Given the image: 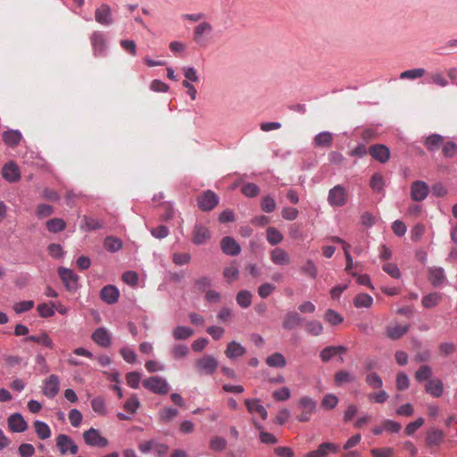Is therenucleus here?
I'll list each match as a JSON object with an SVG mask.
<instances>
[{
    "mask_svg": "<svg viewBox=\"0 0 457 457\" xmlns=\"http://www.w3.org/2000/svg\"><path fill=\"white\" fill-rule=\"evenodd\" d=\"M317 408V402L309 397L303 396L297 403V409L300 410V413L296 416V420L299 422H307L310 420L312 414L315 412Z\"/></svg>",
    "mask_w": 457,
    "mask_h": 457,
    "instance_id": "obj_1",
    "label": "nucleus"
},
{
    "mask_svg": "<svg viewBox=\"0 0 457 457\" xmlns=\"http://www.w3.org/2000/svg\"><path fill=\"white\" fill-rule=\"evenodd\" d=\"M213 31L212 25L208 21H201L198 25L194 28L193 30V40L200 46H206L209 38L207 36L211 35Z\"/></svg>",
    "mask_w": 457,
    "mask_h": 457,
    "instance_id": "obj_2",
    "label": "nucleus"
},
{
    "mask_svg": "<svg viewBox=\"0 0 457 457\" xmlns=\"http://www.w3.org/2000/svg\"><path fill=\"white\" fill-rule=\"evenodd\" d=\"M218 361L209 354L198 358L195 362V368L200 375H212L218 369Z\"/></svg>",
    "mask_w": 457,
    "mask_h": 457,
    "instance_id": "obj_3",
    "label": "nucleus"
},
{
    "mask_svg": "<svg viewBox=\"0 0 457 457\" xmlns=\"http://www.w3.org/2000/svg\"><path fill=\"white\" fill-rule=\"evenodd\" d=\"M347 200V191L341 185H337L328 191V202L332 207H342L346 204Z\"/></svg>",
    "mask_w": 457,
    "mask_h": 457,
    "instance_id": "obj_4",
    "label": "nucleus"
},
{
    "mask_svg": "<svg viewBox=\"0 0 457 457\" xmlns=\"http://www.w3.org/2000/svg\"><path fill=\"white\" fill-rule=\"evenodd\" d=\"M143 386L157 395H166L170 386L166 380L161 377H150L143 380Z\"/></svg>",
    "mask_w": 457,
    "mask_h": 457,
    "instance_id": "obj_5",
    "label": "nucleus"
},
{
    "mask_svg": "<svg viewBox=\"0 0 457 457\" xmlns=\"http://www.w3.org/2000/svg\"><path fill=\"white\" fill-rule=\"evenodd\" d=\"M90 42L95 56H104L107 47L106 36L103 31H94L90 36Z\"/></svg>",
    "mask_w": 457,
    "mask_h": 457,
    "instance_id": "obj_6",
    "label": "nucleus"
},
{
    "mask_svg": "<svg viewBox=\"0 0 457 457\" xmlns=\"http://www.w3.org/2000/svg\"><path fill=\"white\" fill-rule=\"evenodd\" d=\"M58 275L69 291H76L79 288V276L71 270L60 267Z\"/></svg>",
    "mask_w": 457,
    "mask_h": 457,
    "instance_id": "obj_7",
    "label": "nucleus"
},
{
    "mask_svg": "<svg viewBox=\"0 0 457 457\" xmlns=\"http://www.w3.org/2000/svg\"><path fill=\"white\" fill-rule=\"evenodd\" d=\"M218 204V195L211 190L204 191L197 197V205L203 212L212 211Z\"/></svg>",
    "mask_w": 457,
    "mask_h": 457,
    "instance_id": "obj_8",
    "label": "nucleus"
},
{
    "mask_svg": "<svg viewBox=\"0 0 457 457\" xmlns=\"http://www.w3.org/2000/svg\"><path fill=\"white\" fill-rule=\"evenodd\" d=\"M83 438L85 443L90 446L105 447L108 445V440L93 428L83 433Z\"/></svg>",
    "mask_w": 457,
    "mask_h": 457,
    "instance_id": "obj_9",
    "label": "nucleus"
},
{
    "mask_svg": "<svg viewBox=\"0 0 457 457\" xmlns=\"http://www.w3.org/2000/svg\"><path fill=\"white\" fill-rule=\"evenodd\" d=\"M56 445L62 454L68 453L76 454L79 451V447L74 444L71 438L64 434H61L56 437Z\"/></svg>",
    "mask_w": 457,
    "mask_h": 457,
    "instance_id": "obj_10",
    "label": "nucleus"
},
{
    "mask_svg": "<svg viewBox=\"0 0 457 457\" xmlns=\"http://www.w3.org/2000/svg\"><path fill=\"white\" fill-rule=\"evenodd\" d=\"M369 153L373 159L380 163H386L390 158V150L383 144H375L370 145Z\"/></svg>",
    "mask_w": 457,
    "mask_h": 457,
    "instance_id": "obj_11",
    "label": "nucleus"
},
{
    "mask_svg": "<svg viewBox=\"0 0 457 457\" xmlns=\"http://www.w3.org/2000/svg\"><path fill=\"white\" fill-rule=\"evenodd\" d=\"M429 189L426 182L416 180L411 185V197L413 201H423L428 195Z\"/></svg>",
    "mask_w": 457,
    "mask_h": 457,
    "instance_id": "obj_12",
    "label": "nucleus"
},
{
    "mask_svg": "<svg viewBox=\"0 0 457 457\" xmlns=\"http://www.w3.org/2000/svg\"><path fill=\"white\" fill-rule=\"evenodd\" d=\"M95 20L101 25L109 26L113 23L111 7L103 4L95 12Z\"/></svg>",
    "mask_w": 457,
    "mask_h": 457,
    "instance_id": "obj_13",
    "label": "nucleus"
},
{
    "mask_svg": "<svg viewBox=\"0 0 457 457\" xmlns=\"http://www.w3.org/2000/svg\"><path fill=\"white\" fill-rule=\"evenodd\" d=\"M3 178L9 182H17L21 179V171L18 165L11 161L7 162L2 169Z\"/></svg>",
    "mask_w": 457,
    "mask_h": 457,
    "instance_id": "obj_14",
    "label": "nucleus"
},
{
    "mask_svg": "<svg viewBox=\"0 0 457 457\" xmlns=\"http://www.w3.org/2000/svg\"><path fill=\"white\" fill-rule=\"evenodd\" d=\"M192 235V241L198 245L205 244L211 237L209 228L201 223L195 225Z\"/></svg>",
    "mask_w": 457,
    "mask_h": 457,
    "instance_id": "obj_15",
    "label": "nucleus"
},
{
    "mask_svg": "<svg viewBox=\"0 0 457 457\" xmlns=\"http://www.w3.org/2000/svg\"><path fill=\"white\" fill-rule=\"evenodd\" d=\"M8 428L12 432L21 433L28 428V424L20 413H13L7 420Z\"/></svg>",
    "mask_w": 457,
    "mask_h": 457,
    "instance_id": "obj_16",
    "label": "nucleus"
},
{
    "mask_svg": "<svg viewBox=\"0 0 457 457\" xmlns=\"http://www.w3.org/2000/svg\"><path fill=\"white\" fill-rule=\"evenodd\" d=\"M304 319L296 312H288L286 313L282 326L287 330H292L301 326Z\"/></svg>",
    "mask_w": 457,
    "mask_h": 457,
    "instance_id": "obj_17",
    "label": "nucleus"
},
{
    "mask_svg": "<svg viewBox=\"0 0 457 457\" xmlns=\"http://www.w3.org/2000/svg\"><path fill=\"white\" fill-rule=\"evenodd\" d=\"M220 247L225 254L230 256H236L239 254L241 251L240 245L233 237H225L221 239Z\"/></svg>",
    "mask_w": 457,
    "mask_h": 457,
    "instance_id": "obj_18",
    "label": "nucleus"
},
{
    "mask_svg": "<svg viewBox=\"0 0 457 457\" xmlns=\"http://www.w3.org/2000/svg\"><path fill=\"white\" fill-rule=\"evenodd\" d=\"M101 299L108 304H113L118 302L120 291L112 285L104 287L100 292Z\"/></svg>",
    "mask_w": 457,
    "mask_h": 457,
    "instance_id": "obj_19",
    "label": "nucleus"
},
{
    "mask_svg": "<svg viewBox=\"0 0 457 457\" xmlns=\"http://www.w3.org/2000/svg\"><path fill=\"white\" fill-rule=\"evenodd\" d=\"M59 378L56 375H50L45 380L43 393L49 398H54L59 392Z\"/></svg>",
    "mask_w": 457,
    "mask_h": 457,
    "instance_id": "obj_20",
    "label": "nucleus"
},
{
    "mask_svg": "<svg viewBox=\"0 0 457 457\" xmlns=\"http://www.w3.org/2000/svg\"><path fill=\"white\" fill-rule=\"evenodd\" d=\"M270 260L274 264L281 266L291 262L289 254L280 247H276L270 252Z\"/></svg>",
    "mask_w": 457,
    "mask_h": 457,
    "instance_id": "obj_21",
    "label": "nucleus"
},
{
    "mask_svg": "<svg viewBox=\"0 0 457 457\" xmlns=\"http://www.w3.org/2000/svg\"><path fill=\"white\" fill-rule=\"evenodd\" d=\"M245 404L250 413H258L262 420H267L268 412L266 409L260 403L259 399H245Z\"/></svg>",
    "mask_w": 457,
    "mask_h": 457,
    "instance_id": "obj_22",
    "label": "nucleus"
},
{
    "mask_svg": "<svg viewBox=\"0 0 457 457\" xmlns=\"http://www.w3.org/2000/svg\"><path fill=\"white\" fill-rule=\"evenodd\" d=\"M92 340L101 347H107L111 344L110 336L104 328L96 329L92 334Z\"/></svg>",
    "mask_w": 457,
    "mask_h": 457,
    "instance_id": "obj_23",
    "label": "nucleus"
},
{
    "mask_svg": "<svg viewBox=\"0 0 457 457\" xmlns=\"http://www.w3.org/2000/svg\"><path fill=\"white\" fill-rule=\"evenodd\" d=\"M425 390L434 397H440L444 392V385L438 378L431 379L425 385Z\"/></svg>",
    "mask_w": 457,
    "mask_h": 457,
    "instance_id": "obj_24",
    "label": "nucleus"
},
{
    "mask_svg": "<svg viewBox=\"0 0 457 457\" xmlns=\"http://www.w3.org/2000/svg\"><path fill=\"white\" fill-rule=\"evenodd\" d=\"M444 143V137L439 134H432L424 140V145L429 152L437 151Z\"/></svg>",
    "mask_w": 457,
    "mask_h": 457,
    "instance_id": "obj_25",
    "label": "nucleus"
},
{
    "mask_svg": "<svg viewBox=\"0 0 457 457\" xmlns=\"http://www.w3.org/2000/svg\"><path fill=\"white\" fill-rule=\"evenodd\" d=\"M245 348L236 341L230 342L226 350L225 354L228 359H234L243 356L245 353Z\"/></svg>",
    "mask_w": 457,
    "mask_h": 457,
    "instance_id": "obj_26",
    "label": "nucleus"
},
{
    "mask_svg": "<svg viewBox=\"0 0 457 457\" xmlns=\"http://www.w3.org/2000/svg\"><path fill=\"white\" fill-rule=\"evenodd\" d=\"M347 351L346 347L339 346H327L320 352V358L322 361H328L333 356L338 353H345Z\"/></svg>",
    "mask_w": 457,
    "mask_h": 457,
    "instance_id": "obj_27",
    "label": "nucleus"
},
{
    "mask_svg": "<svg viewBox=\"0 0 457 457\" xmlns=\"http://www.w3.org/2000/svg\"><path fill=\"white\" fill-rule=\"evenodd\" d=\"M409 330V325L395 324L386 328V335L389 338L396 340L402 337Z\"/></svg>",
    "mask_w": 457,
    "mask_h": 457,
    "instance_id": "obj_28",
    "label": "nucleus"
},
{
    "mask_svg": "<svg viewBox=\"0 0 457 457\" xmlns=\"http://www.w3.org/2000/svg\"><path fill=\"white\" fill-rule=\"evenodd\" d=\"M304 329L309 335L318 337L323 333L324 328L320 321L311 320L304 322Z\"/></svg>",
    "mask_w": 457,
    "mask_h": 457,
    "instance_id": "obj_29",
    "label": "nucleus"
},
{
    "mask_svg": "<svg viewBox=\"0 0 457 457\" xmlns=\"http://www.w3.org/2000/svg\"><path fill=\"white\" fill-rule=\"evenodd\" d=\"M442 300V295L436 292L428 294L422 297L421 303L423 307L431 309L439 304Z\"/></svg>",
    "mask_w": 457,
    "mask_h": 457,
    "instance_id": "obj_30",
    "label": "nucleus"
},
{
    "mask_svg": "<svg viewBox=\"0 0 457 457\" xmlns=\"http://www.w3.org/2000/svg\"><path fill=\"white\" fill-rule=\"evenodd\" d=\"M266 364L271 368H284L287 361L282 353H275L266 358Z\"/></svg>",
    "mask_w": 457,
    "mask_h": 457,
    "instance_id": "obj_31",
    "label": "nucleus"
},
{
    "mask_svg": "<svg viewBox=\"0 0 457 457\" xmlns=\"http://www.w3.org/2000/svg\"><path fill=\"white\" fill-rule=\"evenodd\" d=\"M26 341H31L42 345L49 349L54 348V342L51 337L45 332L40 333L37 336H29L26 339Z\"/></svg>",
    "mask_w": 457,
    "mask_h": 457,
    "instance_id": "obj_32",
    "label": "nucleus"
},
{
    "mask_svg": "<svg viewBox=\"0 0 457 457\" xmlns=\"http://www.w3.org/2000/svg\"><path fill=\"white\" fill-rule=\"evenodd\" d=\"M3 140L7 145L14 147L20 144L21 134L17 130H9L3 134Z\"/></svg>",
    "mask_w": 457,
    "mask_h": 457,
    "instance_id": "obj_33",
    "label": "nucleus"
},
{
    "mask_svg": "<svg viewBox=\"0 0 457 457\" xmlns=\"http://www.w3.org/2000/svg\"><path fill=\"white\" fill-rule=\"evenodd\" d=\"M333 142V136L330 132H320L314 137V144L320 147H329Z\"/></svg>",
    "mask_w": 457,
    "mask_h": 457,
    "instance_id": "obj_34",
    "label": "nucleus"
},
{
    "mask_svg": "<svg viewBox=\"0 0 457 457\" xmlns=\"http://www.w3.org/2000/svg\"><path fill=\"white\" fill-rule=\"evenodd\" d=\"M34 428L37 436L41 440H46L51 436V429L46 423L40 420H36L34 422Z\"/></svg>",
    "mask_w": 457,
    "mask_h": 457,
    "instance_id": "obj_35",
    "label": "nucleus"
},
{
    "mask_svg": "<svg viewBox=\"0 0 457 457\" xmlns=\"http://www.w3.org/2000/svg\"><path fill=\"white\" fill-rule=\"evenodd\" d=\"M46 228L51 233L61 232L65 229L66 222L60 218H54L46 221Z\"/></svg>",
    "mask_w": 457,
    "mask_h": 457,
    "instance_id": "obj_36",
    "label": "nucleus"
},
{
    "mask_svg": "<svg viewBox=\"0 0 457 457\" xmlns=\"http://www.w3.org/2000/svg\"><path fill=\"white\" fill-rule=\"evenodd\" d=\"M373 303V298L368 294H359L353 300V304L357 308H369Z\"/></svg>",
    "mask_w": 457,
    "mask_h": 457,
    "instance_id": "obj_37",
    "label": "nucleus"
},
{
    "mask_svg": "<svg viewBox=\"0 0 457 457\" xmlns=\"http://www.w3.org/2000/svg\"><path fill=\"white\" fill-rule=\"evenodd\" d=\"M445 278L442 268H432L429 270V280L433 286L437 287L443 283Z\"/></svg>",
    "mask_w": 457,
    "mask_h": 457,
    "instance_id": "obj_38",
    "label": "nucleus"
},
{
    "mask_svg": "<svg viewBox=\"0 0 457 457\" xmlns=\"http://www.w3.org/2000/svg\"><path fill=\"white\" fill-rule=\"evenodd\" d=\"M444 434L439 429H431L428 432L426 441L428 445H437L443 440Z\"/></svg>",
    "mask_w": 457,
    "mask_h": 457,
    "instance_id": "obj_39",
    "label": "nucleus"
},
{
    "mask_svg": "<svg viewBox=\"0 0 457 457\" xmlns=\"http://www.w3.org/2000/svg\"><path fill=\"white\" fill-rule=\"evenodd\" d=\"M267 240L271 245H276L283 240V235L276 228H267Z\"/></svg>",
    "mask_w": 457,
    "mask_h": 457,
    "instance_id": "obj_40",
    "label": "nucleus"
},
{
    "mask_svg": "<svg viewBox=\"0 0 457 457\" xmlns=\"http://www.w3.org/2000/svg\"><path fill=\"white\" fill-rule=\"evenodd\" d=\"M324 320L330 325L335 326L343 322L344 318L341 314L332 309L326 311Z\"/></svg>",
    "mask_w": 457,
    "mask_h": 457,
    "instance_id": "obj_41",
    "label": "nucleus"
},
{
    "mask_svg": "<svg viewBox=\"0 0 457 457\" xmlns=\"http://www.w3.org/2000/svg\"><path fill=\"white\" fill-rule=\"evenodd\" d=\"M104 248L112 253L119 251L122 246L120 239L113 237H107L104 242Z\"/></svg>",
    "mask_w": 457,
    "mask_h": 457,
    "instance_id": "obj_42",
    "label": "nucleus"
},
{
    "mask_svg": "<svg viewBox=\"0 0 457 457\" xmlns=\"http://www.w3.org/2000/svg\"><path fill=\"white\" fill-rule=\"evenodd\" d=\"M237 303L242 308H247L252 303V294L247 290H241L237 295Z\"/></svg>",
    "mask_w": 457,
    "mask_h": 457,
    "instance_id": "obj_43",
    "label": "nucleus"
},
{
    "mask_svg": "<svg viewBox=\"0 0 457 457\" xmlns=\"http://www.w3.org/2000/svg\"><path fill=\"white\" fill-rule=\"evenodd\" d=\"M365 381L373 389H381L383 386V380L376 372L369 373L366 376Z\"/></svg>",
    "mask_w": 457,
    "mask_h": 457,
    "instance_id": "obj_44",
    "label": "nucleus"
},
{
    "mask_svg": "<svg viewBox=\"0 0 457 457\" xmlns=\"http://www.w3.org/2000/svg\"><path fill=\"white\" fill-rule=\"evenodd\" d=\"M193 334V329L185 326H179L173 330V337L177 340L187 339L190 337Z\"/></svg>",
    "mask_w": 457,
    "mask_h": 457,
    "instance_id": "obj_45",
    "label": "nucleus"
},
{
    "mask_svg": "<svg viewBox=\"0 0 457 457\" xmlns=\"http://www.w3.org/2000/svg\"><path fill=\"white\" fill-rule=\"evenodd\" d=\"M355 381V377L345 370H340L335 374V382L337 386L344 383H352Z\"/></svg>",
    "mask_w": 457,
    "mask_h": 457,
    "instance_id": "obj_46",
    "label": "nucleus"
},
{
    "mask_svg": "<svg viewBox=\"0 0 457 457\" xmlns=\"http://www.w3.org/2000/svg\"><path fill=\"white\" fill-rule=\"evenodd\" d=\"M209 446L214 452H222L227 447V440L221 436H214L210 440Z\"/></svg>",
    "mask_w": 457,
    "mask_h": 457,
    "instance_id": "obj_47",
    "label": "nucleus"
},
{
    "mask_svg": "<svg viewBox=\"0 0 457 457\" xmlns=\"http://www.w3.org/2000/svg\"><path fill=\"white\" fill-rule=\"evenodd\" d=\"M425 72H426L425 70L422 68L408 70V71H403L400 74V79H415L423 77Z\"/></svg>",
    "mask_w": 457,
    "mask_h": 457,
    "instance_id": "obj_48",
    "label": "nucleus"
},
{
    "mask_svg": "<svg viewBox=\"0 0 457 457\" xmlns=\"http://www.w3.org/2000/svg\"><path fill=\"white\" fill-rule=\"evenodd\" d=\"M339 447L333 443H322L319 445L317 451L320 457H326L329 453H337Z\"/></svg>",
    "mask_w": 457,
    "mask_h": 457,
    "instance_id": "obj_49",
    "label": "nucleus"
},
{
    "mask_svg": "<svg viewBox=\"0 0 457 457\" xmlns=\"http://www.w3.org/2000/svg\"><path fill=\"white\" fill-rule=\"evenodd\" d=\"M178 414V410L171 407H166L159 412V417L160 420H162L163 422H170L174 418H176Z\"/></svg>",
    "mask_w": 457,
    "mask_h": 457,
    "instance_id": "obj_50",
    "label": "nucleus"
},
{
    "mask_svg": "<svg viewBox=\"0 0 457 457\" xmlns=\"http://www.w3.org/2000/svg\"><path fill=\"white\" fill-rule=\"evenodd\" d=\"M388 397L389 395L385 390H379L368 395L369 401L374 403H383Z\"/></svg>",
    "mask_w": 457,
    "mask_h": 457,
    "instance_id": "obj_51",
    "label": "nucleus"
},
{
    "mask_svg": "<svg viewBox=\"0 0 457 457\" xmlns=\"http://www.w3.org/2000/svg\"><path fill=\"white\" fill-rule=\"evenodd\" d=\"M432 375V370L428 365H422L420 367V369L416 371L415 378L419 382H422L424 380H428Z\"/></svg>",
    "mask_w": 457,
    "mask_h": 457,
    "instance_id": "obj_52",
    "label": "nucleus"
},
{
    "mask_svg": "<svg viewBox=\"0 0 457 457\" xmlns=\"http://www.w3.org/2000/svg\"><path fill=\"white\" fill-rule=\"evenodd\" d=\"M91 406L95 412L104 415L105 411V401L103 397H96L91 401Z\"/></svg>",
    "mask_w": 457,
    "mask_h": 457,
    "instance_id": "obj_53",
    "label": "nucleus"
},
{
    "mask_svg": "<svg viewBox=\"0 0 457 457\" xmlns=\"http://www.w3.org/2000/svg\"><path fill=\"white\" fill-rule=\"evenodd\" d=\"M276 206V202L272 197L266 195L262 199L261 208L263 212L267 213L272 212L275 211Z\"/></svg>",
    "mask_w": 457,
    "mask_h": 457,
    "instance_id": "obj_54",
    "label": "nucleus"
},
{
    "mask_svg": "<svg viewBox=\"0 0 457 457\" xmlns=\"http://www.w3.org/2000/svg\"><path fill=\"white\" fill-rule=\"evenodd\" d=\"M382 270L393 278H399L401 277V271L395 263L386 262L382 266Z\"/></svg>",
    "mask_w": 457,
    "mask_h": 457,
    "instance_id": "obj_55",
    "label": "nucleus"
},
{
    "mask_svg": "<svg viewBox=\"0 0 457 457\" xmlns=\"http://www.w3.org/2000/svg\"><path fill=\"white\" fill-rule=\"evenodd\" d=\"M54 213V208L52 205L40 204L37 207V216L39 219H44L51 216Z\"/></svg>",
    "mask_w": 457,
    "mask_h": 457,
    "instance_id": "obj_56",
    "label": "nucleus"
},
{
    "mask_svg": "<svg viewBox=\"0 0 457 457\" xmlns=\"http://www.w3.org/2000/svg\"><path fill=\"white\" fill-rule=\"evenodd\" d=\"M241 191L247 197H254L259 194L260 188L256 184L246 183L242 187Z\"/></svg>",
    "mask_w": 457,
    "mask_h": 457,
    "instance_id": "obj_57",
    "label": "nucleus"
},
{
    "mask_svg": "<svg viewBox=\"0 0 457 457\" xmlns=\"http://www.w3.org/2000/svg\"><path fill=\"white\" fill-rule=\"evenodd\" d=\"M338 403V398L332 394L326 395L322 401H321V406L325 409H334Z\"/></svg>",
    "mask_w": 457,
    "mask_h": 457,
    "instance_id": "obj_58",
    "label": "nucleus"
},
{
    "mask_svg": "<svg viewBox=\"0 0 457 457\" xmlns=\"http://www.w3.org/2000/svg\"><path fill=\"white\" fill-rule=\"evenodd\" d=\"M370 187L377 192H380L384 187V179L381 174L375 173L370 179Z\"/></svg>",
    "mask_w": 457,
    "mask_h": 457,
    "instance_id": "obj_59",
    "label": "nucleus"
},
{
    "mask_svg": "<svg viewBox=\"0 0 457 457\" xmlns=\"http://www.w3.org/2000/svg\"><path fill=\"white\" fill-rule=\"evenodd\" d=\"M191 255L188 253H174L172 261L176 265H186L190 262Z\"/></svg>",
    "mask_w": 457,
    "mask_h": 457,
    "instance_id": "obj_60",
    "label": "nucleus"
},
{
    "mask_svg": "<svg viewBox=\"0 0 457 457\" xmlns=\"http://www.w3.org/2000/svg\"><path fill=\"white\" fill-rule=\"evenodd\" d=\"M443 154L446 158H452L457 154V145L452 141H448L443 145Z\"/></svg>",
    "mask_w": 457,
    "mask_h": 457,
    "instance_id": "obj_61",
    "label": "nucleus"
},
{
    "mask_svg": "<svg viewBox=\"0 0 457 457\" xmlns=\"http://www.w3.org/2000/svg\"><path fill=\"white\" fill-rule=\"evenodd\" d=\"M212 286V279L208 277H201L195 280V288L199 292L207 290Z\"/></svg>",
    "mask_w": 457,
    "mask_h": 457,
    "instance_id": "obj_62",
    "label": "nucleus"
},
{
    "mask_svg": "<svg viewBox=\"0 0 457 457\" xmlns=\"http://www.w3.org/2000/svg\"><path fill=\"white\" fill-rule=\"evenodd\" d=\"M140 380L141 376L137 371H131L126 375L127 384L132 388H137L139 386Z\"/></svg>",
    "mask_w": 457,
    "mask_h": 457,
    "instance_id": "obj_63",
    "label": "nucleus"
},
{
    "mask_svg": "<svg viewBox=\"0 0 457 457\" xmlns=\"http://www.w3.org/2000/svg\"><path fill=\"white\" fill-rule=\"evenodd\" d=\"M370 453L373 457H393L394 449L390 447L374 448Z\"/></svg>",
    "mask_w": 457,
    "mask_h": 457,
    "instance_id": "obj_64",
    "label": "nucleus"
}]
</instances>
